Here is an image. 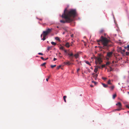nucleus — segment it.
<instances>
[{
  "instance_id": "nucleus-1",
  "label": "nucleus",
  "mask_w": 129,
  "mask_h": 129,
  "mask_svg": "<svg viewBox=\"0 0 129 129\" xmlns=\"http://www.w3.org/2000/svg\"><path fill=\"white\" fill-rule=\"evenodd\" d=\"M63 13L65 15L64 17L68 19V21L72 22L73 20V18L77 15V12L75 9H71L68 10L67 9H66Z\"/></svg>"
},
{
  "instance_id": "nucleus-2",
  "label": "nucleus",
  "mask_w": 129,
  "mask_h": 129,
  "mask_svg": "<svg viewBox=\"0 0 129 129\" xmlns=\"http://www.w3.org/2000/svg\"><path fill=\"white\" fill-rule=\"evenodd\" d=\"M101 41L102 44L103 45V47H108L110 46L108 44L111 42V41L108 39L106 37H104L102 36L100 38V39L97 40V42H99Z\"/></svg>"
},
{
  "instance_id": "nucleus-3",
  "label": "nucleus",
  "mask_w": 129,
  "mask_h": 129,
  "mask_svg": "<svg viewBox=\"0 0 129 129\" xmlns=\"http://www.w3.org/2000/svg\"><path fill=\"white\" fill-rule=\"evenodd\" d=\"M52 28L51 29L48 28L46 31H43V37L42 40L43 41L45 40L46 39V36L52 30Z\"/></svg>"
},
{
  "instance_id": "nucleus-4",
  "label": "nucleus",
  "mask_w": 129,
  "mask_h": 129,
  "mask_svg": "<svg viewBox=\"0 0 129 129\" xmlns=\"http://www.w3.org/2000/svg\"><path fill=\"white\" fill-rule=\"evenodd\" d=\"M94 59L95 60V63L97 65L98 63L100 64L101 62H102V58L100 57H95Z\"/></svg>"
},
{
  "instance_id": "nucleus-5",
  "label": "nucleus",
  "mask_w": 129,
  "mask_h": 129,
  "mask_svg": "<svg viewBox=\"0 0 129 129\" xmlns=\"http://www.w3.org/2000/svg\"><path fill=\"white\" fill-rule=\"evenodd\" d=\"M64 15H65L64 13H63L62 14V15L61 17L62 18H64L65 19V20L64 21V20H60V22L61 23H66V22L70 23V22H71V21H67V20L68 21V19L67 18H65V17H64Z\"/></svg>"
},
{
  "instance_id": "nucleus-6",
  "label": "nucleus",
  "mask_w": 129,
  "mask_h": 129,
  "mask_svg": "<svg viewBox=\"0 0 129 129\" xmlns=\"http://www.w3.org/2000/svg\"><path fill=\"white\" fill-rule=\"evenodd\" d=\"M113 53L112 52H108L107 54V56L109 58H110L112 57Z\"/></svg>"
},
{
  "instance_id": "nucleus-7",
  "label": "nucleus",
  "mask_w": 129,
  "mask_h": 129,
  "mask_svg": "<svg viewBox=\"0 0 129 129\" xmlns=\"http://www.w3.org/2000/svg\"><path fill=\"white\" fill-rule=\"evenodd\" d=\"M116 105L119 108L122 109V105L120 102H118L116 104Z\"/></svg>"
},
{
  "instance_id": "nucleus-8",
  "label": "nucleus",
  "mask_w": 129,
  "mask_h": 129,
  "mask_svg": "<svg viewBox=\"0 0 129 129\" xmlns=\"http://www.w3.org/2000/svg\"><path fill=\"white\" fill-rule=\"evenodd\" d=\"M64 63L66 65H70L72 63H71L70 61H67V62H64Z\"/></svg>"
},
{
  "instance_id": "nucleus-9",
  "label": "nucleus",
  "mask_w": 129,
  "mask_h": 129,
  "mask_svg": "<svg viewBox=\"0 0 129 129\" xmlns=\"http://www.w3.org/2000/svg\"><path fill=\"white\" fill-rule=\"evenodd\" d=\"M114 87L115 86L114 85H112L109 87V88L110 89V90H113L114 88Z\"/></svg>"
},
{
  "instance_id": "nucleus-10",
  "label": "nucleus",
  "mask_w": 129,
  "mask_h": 129,
  "mask_svg": "<svg viewBox=\"0 0 129 129\" xmlns=\"http://www.w3.org/2000/svg\"><path fill=\"white\" fill-rule=\"evenodd\" d=\"M74 56L75 58L76 59L77 58H78V56H79V54L78 53H76V54H75L74 55Z\"/></svg>"
},
{
  "instance_id": "nucleus-11",
  "label": "nucleus",
  "mask_w": 129,
  "mask_h": 129,
  "mask_svg": "<svg viewBox=\"0 0 129 129\" xmlns=\"http://www.w3.org/2000/svg\"><path fill=\"white\" fill-rule=\"evenodd\" d=\"M68 54L69 56L70 57L74 56V55L72 52L71 53H68Z\"/></svg>"
},
{
  "instance_id": "nucleus-12",
  "label": "nucleus",
  "mask_w": 129,
  "mask_h": 129,
  "mask_svg": "<svg viewBox=\"0 0 129 129\" xmlns=\"http://www.w3.org/2000/svg\"><path fill=\"white\" fill-rule=\"evenodd\" d=\"M102 84L103 87L105 88H107L108 87V85L107 84H106L104 83H102Z\"/></svg>"
},
{
  "instance_id": "nucleus-13",
  "label": "nucleus",
  "mask_w": 129,
  "mask_h": 129,
  "mask_svg": "<svg viewBox=\"0 0 129 129\" xmlns=\"http://www.w3.org/2000/svg\"><path fill=\"white\" fill-rule=\"evenodd\" d=\"M124 48L125 49H127V51L129 50V45H128L126 47H125Z\"/></svg>"
},
{
  "instance_id": "nucleus-14",
  "label": "nucleus",
  "mask_w": 129,
  "mask_h": 129,
  "mask_svg": "<svg viewBox=\"0 0 129 129\" xmlns=\"http://www.w3.org/2000/svg\"><path fill=\"white\" fill-rule=\"evenodd\" d=\"M68 48H69L70 47V45L69 43H67L65 45Z\"/></svg>"
},
{
  "instance_id": "nucleus-15",
  "label": "nucleus",
  "mask_w": 129,
  "mask_h": 129,
  "mask_svg": "<svg viewBox=\"0 0 129 129\" xmlns=\"http://www.w3.org/2000/svg\"><path fill=\"white\" fill-rule=\"evenodd\" d=\"M67 96H64L63 97V99L64 100L65 102H66V98H67Z\"/></svg>"
},
{
  "instance_id": "nucleus-16",
  "label": "nucleus",
  "mask_w": 129,
  "mask_h": 129,
  "mask_svg": "<svg viewBox=\"0 0 129 129\" xmlns=\"http://www.w3.org/2000/svg\"><path fill=\"white\" fill-rule=\"evenodd\" d=\"M98 76V75L97 74H96L94 75L93 76L95 78V79H96V78L97 76Z\"/></svg>"
},
{
  "instance_id": "nucleus-17",
  "label": "nucleus",
  "mask_w": 129,
  "mask_h": 129,
  "mask_svg": "<svg viewBox=\"0 0 129 129\" xmlns=\"http://www.w3.org/2000/svg\"><path fill=\"white\" fill-rule=\"evenodd\" d=\"M117 95L116 93L115 94L113 95V99H114L115 98L116 96Z\"/></svg>"
},
{
  "instance_id": "nucleus-18",
  "label": "nucleus",
  "mask_w": 129,
  "mask_h": 129,
  "mask_svg": "<svg viewBox=\"0 0 129 129\" xmlns=\"http://www.w3.org/2000/svg\"><path fill=\"white\" fill-rule=\"evenodd\" d=\"M85 62L86 64H88V65L90 66H91V64L89 63V62L88 61H85Z\"/></svg>"
},
{
  "instance_id": "nucleus-19",
  "label": "nucleus",
  "mask_w": 129,
  "mask_h": 129,
  "mask_svg": "<svg viewBox=\"0 0 129 129\" xmlns=\"http://www.w3.org/2000/svg\"><path fill=\"white\" fill-rule=\"evenodd\" d=\"M55 39L56 40H57V41H60V40L59 38L58 37H56L55 38Z\"/></svg>"
},
{
  "instance_id": "nucleus-20",
  "label": "nucleus",
  "mask_w": 129,
  "mask_h": 129,
  "mask_svg": "<svg viewBox=\"0 0 129 129\" xmlns=\"http://www.w3.org/2000/svg\"><path fill=\"white\" fill-rule=\"evenodd\" d=\"M108 84H109L111 85L112 83L111 82V80H109L108 82Z\"/></svg>"
},
{
  "instance_id": "nucleus-21",
  "label": "nucleus",
  "mask_w": 129,
  "mask_h": 129,
  "mask_svg": "<svg viewBox=\"0 0 129 129\" xmlns=\"http://www.w3.org/2000/svg\"><path fill=\"white\" fill-rule=\"evenodd\" d=\"M51 44H52V45H55L56 44V43L53 42H51Z\"/></svg>"
},
{
  "instance_id": "nucleus-22",
  "label": "nucleus",
  "mask_w": 129,
  "mask_h": 129,
  "mask_svg": "<svg viewBox=\"0 0 129 129\" xmlns=\"http://www.w3.org/2000/svg\"><path fill=\"white\" fill-rule=\"evenodd\" d=\"M98 71V69H97V68H95L94 70V71L95 73H97V71Z\"/></svg>"
},
{
  "instance_id": "nucleus-23",
  "label": "nucleus",
  "mask_w": 129,
  "mask_h": 129,
  "mask_svg": "<svg viewBox=\"0 0 129 129\" xmlns=\"http://www.w3.org/2000/svg\"><path fill=\"white\" fill-rule=\"evenodd\" d=\"M60 49L61 50H64V47L62 46H61L60 47Z\"/></svg>"
},
{
  "instance_id": "nucleus-24",
  "label": "nucleus",
  "mask_w": 129,
  "mask_h": 129,
  "mask_svg": "<svg viewBox=\"0 0 129 129\" xmlns=\"http://www.w3.org/2000/svg\"><path fill=\"white\" fill-rule=\"evenodd\" d=\"M74 56H71L70 57V60L71 61H73V58Z\"/></svg>"
},
{
  "instance_id": "nucleus-25",
  "label": "nucleus",
  "mask_w": 129,
  "mask_h": 129,
  "mask_svg": "<svg viewBox=\"0 0 129 129\" xmlns=\"http://www.w3.org/2000/svg\"><path fill=\"white\" fill-rule=\"evenodd\" d=\"M46 62L44 63H43V64H41V66H45V64H46Z\"/></svg>"
},
{
  "instance_id": "nucleus-26",
  "label": "nucleus",
  "mask_w": 129,
  "mask_h": 129,
  "mask_svg": "<svg viewBox=\"0 0 129 129\" xmlns=\"http://www.w3.org/2000/svg\"><path fill=\"white\" fill-rule=\"evenodd\" d=\"M110 63L109 62H107L106 64V66H108L109 65Z\"/></svg>"
},
{
  "instance_id": "nucleus-27",
  "label": "nucleus",
  "mask_w": 129,
  "mask_h": 129,
  "mask_svg": "<svg viewBox=\"0 0 129 129\" xmlns=\"http://www.w3.org/2000/svg\"><path fill=\"white\" fill-rule=\"evenodd\" d=\"M56 65H51V67L53 68L54 67H56Z\"/></svg>"
},
{
  "instance_id": "nucleus-28",
  "label": "nucleus",
  "mask_w": 129,
  "mask_h": 129,
  "mask_svg": "<svg viewBox=\"0 0 129 129\" xmlns=\"http://www.w3.org/2000/svg\"><path fill=\"white\" fill-rule=\"evenodd\" d=\"M121 109V108H119L118 109H116L115 110L116 111H119Z\"/></svg>"
},
{
  "instance_id": "nucleus-29",
  "label": "nucleus",
  "mask_w": 129,
  "mask_h": 129,
  "mask_svg": "<svg viewBox=\"0 0 129 129\" xmlns=\"http://www.w3.org/2000/svg\"><path fill=\"white\" fill-rule=\"evenodd\" d=\"M126 55H129V52H126Z\"/></svg>"
},
{
  "instance_id": "nucleus-30",
  "label": "nucleus",
  "mask_w": 129,
  "mask_h": 129,
  "mask_svg": "<svg viewBox=\"0 0 129 129\" xmlns=\"http://www.w3.org/2000/svg\"><path fill=\"white\" fill-rule=\"evenodd\" d=\"M95 68H97V69H98V68H100L101 67L100 66H96V67H95Z\"/></svg>"
},
{
  "instance_id": "nucleus-31",
  "label": "nucleus",
  "mask_w": 129,
  "mask_h": 129,
  "mask_svg": "<svg viewBox=\"0 0 129 129\" xmlns=\"http://www.w3.org/2000/svg\"><path fill=\"white\" fill-rule=\"evenodd\" d=\"M106 65V64H103V65H102V68H104L105 67Z\"/></svg>"
},
{
  "instance_id": "nucleus-32",
  "label": "nucleus",
  "mask_w": 129,
  "mask_h": 129,
  "mask_svg": "<svg viewBox=\"0 0 129 129\" xmlns=\"http://www.w3.org/2000/svg\"><path fill=\"white\" fill-rule=\"evenodd\" d=\"M61 67V66H60H60H58V67H57V70H58V69H59L60 68V67Z\"/></svg>"
},
{
  "instance_id": "nucleus-33",
  "label": "nucleus",
  "mask_w": 129,
  "mask_h": 129,
  "mask_svg": "<svg viewBox=\"0 0 129 129\" xmlns=\"http://www.w3.org/2000/svg\"><path fill=\"white\" fill-rule=\"evenodd\" d=\"M41 58L43 60H46V59H45L43 57H41Z\"/></svg>"
},
{
  "instance_id": "nucleus-34",
  "label": "nucleus",
  "mask_w": 129,
  "mask_h": 129,
  "mask_svg": "<svg viewBox=\"0 0 129 129\" xmlns=\"http://www.w3.org/2000/svg\"><path fill=\"white\" fill-rule=\"evenodd\" d=\"M38 54L39 55H43V54L41 53H38Z\"/></svg>"
},
{
  "instance_id": "nucleus-35",
  "label": "nucleus",
  "mask_w": 129,
  "mask_h": 129,
  "mask_svg": "<svg viewBox=\"0 0 129 129\" xmlns=\"http://www.w3.org/2000/svg\"><path fill=\"white\" fill-rule=\"evenodd\" d=\"M102 78L104 80H106L107 79V78H106L104 77H103Z\"/></svg>"
},
{
  "instance_id": "nucleus-36",
  "label": "nucleus",
  "mask_w": 129,
  "mask_h": 129,
  "mask_svg": "<svg viewBox=\"0 0 129 129\" xmlns=\"http://www.w3.org/2000/svg\"><path fill=\"white\" fill-rule=\"evenodd\" d=\"M110 70L109 71H112L113 69L111 67H110Z\"/></svg>"
},
{
  "instance_id": "nucleus-37",
  "label": "nucleus",
  "mask_w": 129,
  "mask_h": 129,
  "mask_svg": "<svg viewBox=\"0 0 129 129\" xmlns=\"http://www.w3.org/2000/svg\"><path fill=\"white\" fill-rule=\"evenodd\" d=\"M63 50L66 53H67V50H65V49H64V50Z\"/></svg>"
},
{
  "instance_id": "nucleus-38",
  "label": "nucleus",
  "mask_w": 129,
  "mask_h": 129,
  "mask_svg": "<svg viewBox=\"0 0 129 129\" xmlns=\"http://www.w3.org/2000/svg\"><path fill=\"white\" fill-rule=\"evenodd\" d=\"M103 31V30H100V33H102Z\"/></svg>"
},
{
  "instance_id": "nucleus-39",
  "label": "nucleus",
  "mask_w": 129,
  "mask_h": 129,
  "mask_svg": "<svg viewBox=\"0 0 129 129\" xmlns=\"http://www.w3.org/2000/svg\"><path fill=\"white\" fill-rule=\"evenodd\" d=\"M56 59H57L56 58H54V59H53V60L54 61H55L56 60Z\"/></svg>"
},
{
  "instance_id": "nucleus-40",
  "label": "nucleus",
  "mask_w": 129,
  "mask_h": 129,
  "mask_svg": "<svg viewBox=\"0 0 129 129\" xmlns=\"http://www.w3.org/2000/svg\"><path fill=\"white\" fill-rule=\"evenodd\" d=\"M122 50L123 52H125V49H123V50Z\"/></svg>"
},
{
  "instance_id": "nucleus-41",
  "label": "nucleus",
  "mask_w": 129,
  "mask_h": 129,
  "mask_svg": "<svg viewBox=\"0 0 129 129\" xmlns=\"http://www.w3.org/2000/svg\"><path fill=\"white\" fill-rule=\"evenodd\" d=\"M126 107L128 108H129V106H128V105H126Z\"/></svg>"
},
{
  "instance_id": "nucleus-42",
  "label": "nucleus",
  "mask_w": 129,
  "mask_h": 129,
  "mask_svg": "<svg viewBox=\"0 0 129 129\" xmlns=\"http://www.w3.org/2000/svg\"><path fill=\"white\" fill-rule=\"evenodd\" d=\"M71 37H72L73 36V34H72V35H71Z\"/></svg>"
},
{
  "instance_id": "nucleus-43",
  "label": "nucleus",
  "mask_w": 129,
  "mask_h": 129,
  "mask_svg": "<svg viewBox=\"0 0 129 129\" xmlns=\"http://www.w3.org/2000/svg\"><path fill=\"white\" fill-rule=\"evenodd\" d=\"M50 47H48V50H49V49H50Z\"/></svg>"
},
{
  "instance_id": "nucleus-44",
  "label": "nucleus",
  "mask_w": 129,
  "mask_h": 129,
  "mask_svg": "<svg viewBox=\"0 0 129 129\" xmlns=\"http://www.w3.org/2000/svg\"><path fill=\"white\" fill-rule=\"evenodd\" d=\"M48 78H47L46 79V80L47 81H48Z\"/></svg>"
},
{
  "instance_id": "nucleus-45",
  "label": "nucleus",
  "mask_w": 129,
  "mask_h": 129,
  "mask_svg": "<svg viewBox=\"0 0 129 129\" xmlns=\"http://www.w3.org/2000/svg\"><path fill=\"white\" fill-rule=\"evenodd\" d=\"M90 86L91 87H93V86L92 85H90Z\"/></svg>"
},
{
  "instance_id": "nucleus-46",
  "label": "nucleus",
  "mask_w": 129,
  "mask_h": 129,
  "mask_svg": "<svg viewBox=\"0 0 129 129\" xmlns=\"http://www.w3.org/2000/svg\"><path fill=\"white\" fill-rule=\"evenodd\" d=\"M50 76H48V79H49L50 78Z\"/></svg>"
},
{
  "instance_id": "nucleus-47",
  "label": "nucleus",
  "mask_w": 129,
  "mask_h": 129,
  "mask_svg": "<svg viewBox=\"0 0 129 129\" xmlns=\"http://www.w3.org/2000/svg\"><path fill=\"white\" fill-rule=\"evenodd\" d=\"M48 59V58H47L46 59H45L46 60H47Z\"/></svg>"
},
{
  "instance_id": "nucleus-48",
  "label": "nucleus",
  "mask_w": 129,
  "mask_h": 129,
  "mask_svg": "<svg viewBox=\"0 0 129 129\" xmlns=\"http://www.w3.org/2000/svg\"><path fill=\"white\" fill-rule=\"evenodd\" d=\"M114 61H112V62L113 63H114Z\"/></svg>"
},
{
  "instance_id": "nucleus-49",
  "label": "nucleus",
  "mask_w": 129,
  "mask_h": 129,
  "mask_svg": "<svg viewBox=\"0 0 129 129\" xmlns=\"http://www.w3.org/2000/svg\"><path fill=\"white\" fill-rule=\"evenodd\" d=\"M79 70V69H78L77 70V71H78Z\"/></svg>"
},
{
  "instance_id": "nucleus-50",
  "label": "nucleus",
  "mask_w": 129,
  "mask_h": 129,
  "mask_svg": "<svg viewBox=\"0 0 129 129\" xmlns=\"http://www.w3.org/2000/svg\"><path fill=\"white\" fill-rule=\"evenodd\" d=\"M42 36H43V35L42 34L41 35V37H42Z\"/></svg>"
},
{
  "instance_id": "nucleus-51",
  "label": "nucleus",
  "mask_w": 129,
  "mask_h": 129,
  "mask_svg": "<svg viewBox=\"0 0 129 129\" xmlns=\"http://www.w3.org/2000/svg\"><path fill=\"white\" fill-rule=\"evenodd\" d=\"M93 82L94 83H96V82H94V81H93Z\"/></svg>"
},
{
  "instance_id": "nucleus-52",
  "label": "nucleus",
  "mask_w": 129,
  "mask_h": 129,
  "mask_svg": "<svg viewBox=\"0 0 129 129\" xmlns=\"http://www.w3.org/2000/svg\"><path fill=\"white\" fill-rule=\"evenodd\" d=\"M57 28H59V27H58V26H57Z\"/></svg>"
},
{
  "instance_id": "nucleus-53",
  "label": "nucleus",
  "mask_w": 129,
  "mask_h": 129,
  "mask_svg": "<svg viewBox=\"0 0 129 129\" xmlns=\"http://www.w3.org/2000/svg\"><path fill=\"white\" fill-rule=\"evenodd\" d=\"M107 59L108 60H109V58H107Z\"/></svg>"
},
{
  "instance_id": "nucleus-54",
  "label": "nucleus",
  "mask_w": 129,
  "mask_h": 129,
  "mask_svg": "<svg viewBox=\"0 0 129 129\" xmlns=\"http://www.w3.org/2000/svg\"><path fill=\"white\" fill-rule=\"evenodd\" d=\"M128 93L129 94V92H128Z\"/></svg>"
},
{
  "instance_id": "nucleus-55",
  "label": "nucleus",
  "mask_w": 129,
  "mask_h": 129,
  "mask_svg": "<svg viewBox=\"0 0 129 129\" xmlns=\"http://www.w3.org/2000/svg\"><path fill=\"white\" fill-rule=\"evenodd\" d=\"M71 64H73V63H72Z\"/></svg>"
},
{
  "instance_id": "nucleus-56",
  "label": "nucleus",
  "mask_w": 129,
  "mask_h": 129,
  "mask_svg": "<svg viewBox=\"0 0 129 129\" xmlns=\"http://www.w3.org/2000/svg\"><path fill=\"white\" fill-rule=\"evenodd\" d=\"M40 20H42V19H40Z\"/></svg>"
},
{
  "instance_id": "nucleus-57",
  "label": "nucleus",
  "mask_w": 129,
  "mask_h": 129,
  "mask_svg": "<svg viewBox=\"0 0 129 129\" xmlns=\"http://www.w3.org/2000/svg\"><path fill=\"white\" fill-rule=\"evenodd\" d=\"M94 74L93 73V74H92V75H94Z\"/></svg>"
},
{
  "instance_id": "nucleus-58",
  "label": "nucleus",
  "mask_w": 129,
  "mask_h": 129,
  "mask_svg": "<svg viewBox=\"0 0 129 129\" xmlns=\"http://www.w3.org/2000/svg\"><path fill=\"white\" fill-rule=\"evenodd\" d=\"M64 34V33H63V34Z\"/></svg>"
},
{
  "instance_id": "nucleus-59",
  "label": "nucleus",
  "mask_w": 129,
  "mask_h": 129,
  "mask_svg": "<svg viewBox=\"0 0 129 129\" xmlns=\"http://www.w3.org/2000/svg\"><path fill=\"white\" fill-rule=\"evenodd\" d=\"M59 54H61V53H59Z\"/></svg>"
},
{
  "instance_id": "nucleus-60",
  "label": "nucleus",
  "mask_w": 129,
  "mask_h": 129,
  "mask_svg": "<svg viewBox=\"0 0 129 129\" xmlns=\"http://www.w3.org/2000/svg\"><path fill=\"white\" fill-rule=\"evenodd\" d=\"M128 87H129V85L128 86Z\"/></svg>"
}]
</instances>
